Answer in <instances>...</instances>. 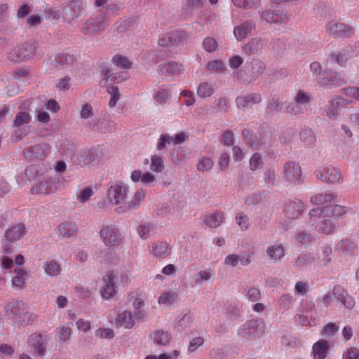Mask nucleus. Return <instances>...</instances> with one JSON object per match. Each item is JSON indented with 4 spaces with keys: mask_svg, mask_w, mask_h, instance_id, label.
<instances>
[{
    "mask_svg": "<svg viewBox=\"0 0 359 359\" xmlns=\"http://www.w3.org/2000/svg\"><path fill=\"white\" fill-rule=\"evenodd\" d=\"M100 236L108 248L118 246L123 243L124 240L120 229L114 224L103 226L100 231Z\"/></svg>",
    "mask_w": 359,
    "mask_h": 359,
    "instance_id": "f257e3e1",
    "label": "nucleus"
},
{
    "mask_svg": "<svg viewBox=\"0 0 359 359\" xmlns=\"http://www.w3.org/2000/svg\"><path fill=\"white\" fill-rule=\"evenodd\" d=\"M36 50L33 43H24L12 48L7 53V59L13 62H23L34 55Z\"/></svg>",
    "mask_w": 359,
    "mask_h": 359,
    "instance_id": "f03ea898",
    "label": "nucleus"
},
{
    "mask_svg": "<svg viewBox=\"0 0 359 359\" xmlns=\"http://www.w3.org/2000/svg\"><path fill=\"white\" fill-rule=\"evenodd\" d=\"M107 22L103 17L90 18L80 25V32L86 36H93L105 29Z\"/></svg>",
    "mask_w": 359,
    "mask_h": 359,
    "instance_id": "7ed1b4c3",
    "label": "nucleus"
},
{
    "mask_svg": "<svg viewBox=\"0 0 359 359\" xmlns=\"http://www.w3.org/2000/svg\"><path fill=\"white\" fill-rule=\"evenodd\" d=\"M27 229L24 224H17L9 227L5 231V241L2 243V248L5 253H9L11 246L8 243H13L22 238L26 233Z\"/></svg>",
    "mask_w": 359,
    "mask_h": 359,
    "instance_id": "20e7f679",
    "label": "nucleus"
},
{
    "mask_svg": "<svg viewBox=\"0 0 359 359\" xmlns=\"http://www.w3.org/2000/svg\"><path fill=\"white\" fill-rule=\"evenodd\" d=\"M47 337L42 334H33L27 340L30 350L36 356L41 357L44 355Z\"/></svg>",
    "mask_w": 359,
    "mask_h": 359,
    "instance_id": "39448f33",
    "label": "nucleus"
},
{
    "mask_svg": "<svg viewBox=\"0 0 359 359\" xmlns=\"http://www.w3.org/2000/svg\"><path fill=\"white\" fill-rule=\"evenodd\" d=\"M57 180L53 177H47L34 184L30 189L32 194H50L57 189Z\"/></svg>",
    "mask_w": 359,
    "mask_h": 359,
    "instance_id": "423d86ee",
    "label": "nucleus"
},
{
    "mask_svg": "<svg viewBox=\"0 0 359 359\" xmlns=\"http://www.w3.org/2000/svg\"><path fill=\"white\" fill-rule=\"evenodd\" d=\"M285 178L294 184L302 182V168L298 162L288 161L284 165Z\"/></svg>",
    "mask_w": 359,
    "mask_h": 359,
    "instance_id": "0eeeda50",
    "label": "nucleus"
},
{
    "mask_svg": "<svg viewBox=\"0 0 359 359\" xmlns=\"http://www.w3.org/2000/svg\"><path fill=\"white\" fill-rule=\"evenodd\" d=\"M316 177L327 183L334 184L341 179L340 172L334 167H320L315 171Z\"/></svg>",
    "mask_w": 359,
    "mask_h": 359,
    "instance_id": "6e6552de",
    "label": "nucleus"
},
{
    "mask_svg": "<svg viewBox=\"0 0 359 359\" xmlns=\"http://www.w3.org/2000/svg\"><path fill=\"white\" fill-rule=\"evenodd\" d=\"M318 83L321 86L331 88L345 84L346 79L337 72H326L324 76H320L318 79Z\"/></svg>",
    "mask_w": 359,
    "mask_h": 359,
    "instance_id": "1a4fd4ad",
    "label": "nucleus"
},
{
    "mask_svg": "<svg viewBox=\"0 0 359 359\" xmlns=\"http://www.w3.org/2000/svg\"><path fill=\"white\" fill-rule=\"evenodd\" d=\"M326 32L334 37L349 36L353 34V28L336 21L330 22L325 28Z\"/></svg>",
    "mask_w": 359,
    "mask_h": 359,
    "instance_id": "9d476101",
    "label": "nucleus"
},
{
    "mask_svg": "<svg viewBox=\"0 0 359 359\" xmlns=\"http://www.w3.org/2000/svg\"><path fill=\"white\" fill-rule=\"evenodd\" d=\"M128 189L123 185L111 186L107 191V198L111 205L123 204L127 197Z\"/></svg>",
    "mask_w": 359,
    "mask_h": 359,
    "instance_id": "9b49d317",
    "label": "nucleus"
},
{
    "mask_svg": "<svg viewBox=\"0 0 359 359\" xmlns=\"http://www.w3.org/2000/svg\"><path fill=\"white\" fill-rule=\"evenodd\" d=\"M187 38V34L183 31H175L162 35L158 39L161 46H170L178 45Z\"/></svg>",
    "mask_w": 359,
    "mask_h": 359,
    "instance_id": "f8f14e48",
    "label": "nucleus"
},
{
    "mask_svg": "<svg viewBox=\"0 0 359 359\" xmlns=\"http://www.w3.org/2000/svg\"><path fill=\"white\" fill-rule=\"evenodd\" d=\"M351 101L341 97H334L330 102V105L326 111V115L331 119H337L341 113V107H346Z\"/></svg>",
    "mask_w": 359,
    "mask_h": 359,
    "instance_id": "ddd939ff",
    "label": "nucleus"
},
{
    "mask_svg": "<svg viewBox=\"0 0 359 359\" xmlns=\"http://www.w3.org/2000/svg\"><path fill=\"white\" fill-rule=\"evenodd\" d=\"M304 210V204L300 200L290 201L284 205V213L289 219H297Z\"/></svg>",
    "mask_w": 359,
    "mask_h": 359,
    "instance_id": "4468645a",
    "label": "nucleus"
},
{
    "mask_svg": "<svg viewBox=\"0 0 359 359\" xmlns=\"http://www.w3.org/2000/svg\"><path fill=\"white\" fill-rule=\"evenodd\" d=\"M117 271H111L106 274L103 280L105 283L104 287L101 291L102 297L106 299L111 298L116 294L114 280L117 277Z\"/></svg>",
    "mask_w": 359,
    "mask_h": 359,
    "instance_id": "2eb2a0df",
    "label": "nucleus"
},
{
    "mask_svg": "<svg viewBox=\"0 0 359 359\" xmlns=\"http://www.w3.org/2000/svg\"><path fill=\"white\" fill-rule=\"evenodd\" d=\"M353 48L348 46L341 49L337 53H330L328 57L331 62H335L339 65L344 67L353 57Z\"/></svg>",
    "mask_w": 359,
    "mask_h": 359,
    "instance_id": "dca6fc26",
    "label": "nucleus"
},
{
    "mask_svg": "<svg viewBox=\"0 0 359 359\" xmlns=\"http://www.w3.org/2000/svg\"><path fill=\"white\" fill-rule=\"evenodd\" d=\"M331 208L332 205H327L321 210H319V208H313L311 210L309 214L310 218V225L314 226L317 222V219H329L333 217V212Z\"/></svg>",
    "mask_w": 359,
    "mask_h": 359,
    "instance_id": "f3484780",
    "label": "nucleus"
},
{
    "mask_svg": "<svg viewBox=\"0 0 359 359\" xmlns=\"http://www.w3.org/2000/svg\"><path fill=\"white\" fill-rule=\"evenodd\" d=\"M27 309V304L22 301H15L6 304L4 307L6 313L11 315L17 323L23 311Z\"/></svg>",
    "mask_w": 359,
    "mask_h": 359,
    "instance_id": "a211bd4d",
    "label": "nucleus"
},
{
    "mask_svg": "<svg viewBox=\"0 0 359 359\" xmlns=\"http://www.w3.org/2000/svg\"><path fill=\"white\" fill-rule=\"evenodd\" d=\"M171 88L168 86L162 85L159 86L154 94V100L155 104L159 106H165L171 98Z\"/></svg>",
    "mask_w": 359,
    "mask_h": 359,
    "instance_id": "6ab92c4d",
    "label": "nucleus"
},
{
    "mask_svg": "<svg viewBox=\"0 0 359 359\" xmlns=\"http://www.w3.org/2000/svg\"><path fill=\"white\" fill-rule=\"evenodd\" d=\"M82 9L83 6L81 1H73L63 8L62 13L67 20L72 21L81 15Z\"/></svg>",
    "mask_w": 359,
    "mask_h": 359,
    "instance_id": "aec40b11",
    "label": "nucleus"
},
{
    "mask_svg": "<svg viewBox=\"0 0 359 359\" xmlns=\"http://www.w3.org/2000/svg\"><path fill=\"white\" fill-rule=\"evenodd\" d=\"M261 95L259 93H251L247 95H241L236 100V103L239 109L250 108L255 104L261 102Z\"/></svg>",
    "mask_w": 359,
    "mask_h": 359,
    "instance_id": "412c9836",
    "label": "nucleus"
},
{
    "mask_svg": "<svg viewBox=\"0 0 359 359\" xmlns=\"http://www.w3.org/2000/svg\"><path fill=\"white\" fill-rule=\"evenodd\" d=\"M29 103H24L19 107L20 111L16 114L13 121V126L20 127L25 124H28L32 119V116L28 111Z\"/></svg>",
    "mask_w": 359,
    "mask_h": 359,
    "instance_id": "4be33fe9",
    "label": "nucleus"
},
{
    "mask_svg": "<svg viewBox=\"0 0 359 359\" xmlns=\"http://www.w3.org/2000/svg\"><path fill=\"white\" fill-rule=\"evenodd\" d=\"M78 226L74 222H65L58 224L56 227L57 235L62 238H69L77 231Z\"/></svg>",
    "mask_w": 359,
    "mask_h": 359,
    "instance_id": "5701e85b",
    "label": "nucleus"
},
{
    "mask_svg": "<svg viewBox=\"0 0 359 359\" xmlns=\"http://www.w3.org/2000/svg\"><path fill=\"white\" fill-rule=\"evenodd\" d=\"M266 252L269 259L273 263L281 262L285 255V248L281 245H273L267 247Z\"/></svg>",
    "mask_w": 359,
    "mask_h": 359,
    "instance_id": "b1692460",
    "label": "nucleus"
},
{
    "mask_svg": "<svg viewBox=\"0 0 359 359\" xmlns=\"http://www.w3.org/2000/svg\"><path fill=\"white\" fill-rule=\"evenodd\" d=\"M262 18L269 24L286 23L288 20L287 15L283 11H265L262 13Z\"/></svg>",
    "mask_w": 359,
    "mask_h": 359,
    "instance_id": "393cba45",
    "label": "nucleus"
},
{
    "mask_svg": "<svg viewBox=\"0 0 359 359\" xmlns=\"http://www.w3.org/2000/svg\"><path fill=\"white\" fill-rule=\"evenodd\" d=\"M144 198V192L142 190H137L133 198L127 203H123V205L117 208L116 211L118 213L124 212L129 211L131 209L135 208L139 206L141 201Z\"/></svg>",
    "mask_w": 359,
    "mask_h": 359,
    "instance_id": "a878e982",
    "label": "nucleus"
},
{
    "mask_svg": "<svg viewBox=\"0 0 359 359\" xmlns=\"http://www.w3.org/2000/svg\"><path fill=\"white\" fill-rule=\"evenodd\" d=\"M225 219L224 213L220 210L209 213L205 215L204 222L210 228H217L219 226Z\"/></svg>",
    "mask_w": 359,
    "mask_h": 359,
    "instance_id": "bb28decb",
    "label": "nucleus"
},
{
    "mask_svg": "<svg viewBox=\"0 0 359 359\" xmlns=\"http://www.w3.org/2000/svg\"><path fill=\"white\" fill-rule=\"evenodd\" d=\"M330 346L327 341L320 339L312 347L314 359H325L327 355Z\"/></svg>",
    "mask_w": 359,
    "mask_h": 359,
    "instance_id": "cd10ccee",
    "label": "nucleus"
},
{
    "mask_svg": "<svg viewBox=\"0 0 359 359\" xmlns=\"http://www.w3.org/2000/svg\"><path fill=\"white\" fill-rule=\"evenodd\" d=\"M316 262L314 257L309 253H302L297 256L293 262L294 269L300 271L309 265H311Z\"/></svg>",
    "mask_w": 359,
    "mask_h": 359,
    "instance_id": "c85d7f7f",
    "label": "nucleus"
},
{
    "mask_svg": "<svg viewBox=\"0 0 359 359\" xmlns=\"http://www.w3.org/2000/svg\"><path fill=\"white\" fill-rule=\"evenodd\" d=\"M115 323L117 327L130 329L133 327L135 320L131 312L126 310L118 314L115 319Z\"/></svg>",
    "mask_w": 359,
    "mask_h": 359,
    "instance_id": "c756f323",
    "label": "nucleus"
},
{
    "mask_svg": "<svg viewBox=\"0 0 359 359\" xmlns=\"http://www.w3.org/2000/svg\"><path fill=\"white\" fill-rule=\"evenodd\" d=\"M151 253L155 257H165L170 255L171 247L167 242L157 241L152 244Z\"/></svg>",
    "mask_w": 359,
    "mask_h": 359,
    "instance_id": "7c9ffc66",
    "label": "nucleus"
},
{
    "mask_svg": "<svg viewBox=\"0 0 359 359\" xmlns=\"http://www.w3.org/2000/svg\"><path fill=\"white\" fill-rule=\"evenodd\" d=\"M50 147L46 144H38L32 148V150L24 151L25 157H43L49 154Z\"/></svg>",
    "mask_w": 359,
    "mask_h": 359,
    "instance_id": "2f4dec72",
    "label": "nucleus"
},
{
    "mask_svg": "<svg viewBox=\"0 0 359 359\" xmlns=\"http://www.w3.org/2000/svg\"><path fill=\"white\" fill-rule=\"evenodd\" d=\"M254 27L255 25L249 22H245L241 25L236 27L233 30L235 37L238 41L244 39L250 34Z\"/></svg>",
    "mask_w": 359,
    "mask_h": 359,
    "instance_id": "473e14b6",
    "label": "nucleus"
},
{
    "mask_svg": "<svg viewBox=\"0 0 359 359\" xmlns=\"http://www.w3.org/2000/svg\"><path fill=\"white\" fill-rule=\"evenodd\" d=\"M43 269L46 275L50 277H57L61 273L60 264L55 260L48 259L43 265Z\"/></svg>",
    "mask_w": 359,
    "mask_h": 359,
    "instance_id": "72a5a7b5",
    "label": "nucleus"
},
{
    "mask_svg": "<svg viewBox=\"0 0 359 359\" xmlns=\"http://www.w3.org/2000/svg\"><path fill=\"white\" fill-rule=\"evenodd\" d=\"M318 220V224L316 222L314 226L319 232L324 234H330L335 231L337 226L330 219H320Z\"/></svg>",
    "mask_w": 359,
    "mask_h": 359,
    "instance_id": "f704fd0d",
    "label": "nucleus"
},
{
    "mask_svg": "<svg viewBox=\"0 0 359 359\" xmlns=\"http://www.w3.org/2000/svg\"><path fill=\"white\" fill-rule=\"evenodd\" d=\"M55 60L58 65L67 68L74 63L76 58L74 55L70 53L62 52L55 55Z\"/></svg>",
    "mask_w": 359,
    "mask_h": 359,
    "instance_id": "c9c22d12",
    "label": "nucleus"
},
{
    "mask_svg": "<svg viewBox=\"0 0 359 359\" xmlns=\"http://www.w3.org/2000/svg\"><path fill=\"white\" fill-rule=\"evenodd\" d=\"M265 45L264 40L259 38L252 39L245 46V51L247 54L251 55L261 51Z\"/></svg>",
    "mask_w": 359,
    "mask_h": 359,
    "instance_id": "e433bc0d",
    "label": "nucleus"
},
{
    "mask_svg": "<svg viewBox=\"0 0 359 359\" xmlns=\"http://www.w3.org/2000/svg\"><path fill=\"white\" fill-rule=\"evenodd\" d=\"M214 276L213 270L209 269L206 270H201L194 274L193 278L195 281V284L197 285H201L205 282L209 281Z\"/></svg>",
    "mask_w": 359,
    "mask_h": 359,
    "instance_id": "4c0bfd02",
    "label": "nucleus"
},
{
    "mask_svg": "<svg viewBox=\"0 0 359 359\" xmlns=\"http://www.w3.org/2000/svg\"><path fill=\"white\" fill-rule=\"evenodd\" d=\"M242 327L248 330H250L254 327H256L255 331H258L259 334H264L266 329L263 321L258 318H254L246 321Z\"/></svg>",
    "mask_w": 359,
    "mask_h": 359,
    "instance_id": "58836bf2",
    "label": "nucleus"
},
{
    "mask_svg": "<svg viewBox=\"0 0 359 359\" xmlns=\"http://www.w3.org/2000/svg\"><path fill=\"white\" fill-rule=\"evenodd\" d=\"M72 163L76 168H80L85 166H95L99 163L97 158H72Z\"/></svg>",
    "mask_w": 359,
    "mask_h": 359,
    "instance_id": "ea45409f",
    "label": "nucleus"
},
{
    "mask_svg": "<svg viewBox=\"0 0 359 359\" xmlns=\"http://www.w3.org/2000/svg\"><path fill=\"white\" fill-rule=\"evenodd\" d=\"M214 93L212 86L208 82H202L197 89V94L199 97L205 98L211 96Z\"/></svg>",
    "mask_w": 359,
    "mask_h": 359,
    "instance_id": "a19ab883",
    "label": "nucleus"
},
{
    "mask_svg": "<svg viewBox=\"0 0 359 359\" xmlns=\"http://www.w3.org/2000/svg\"><path fill=\"white\" fill-rule=\"evenodd\" d=\"M178 294L174 291L164 292L158 297V303L160 304H172L177 301Z\"/></svg>",
    "mask_w": 359,
    "mask_h": 359,
    "instance_id": "79ce46f5",
    "label": "nucleus"
},
{
    "mask_svg": "<svg viewBox=\"0 0 359 359\" xmlns=\"http://www.w3.org/2000/svg\"><path fill=\"white\" fill-rule=\"evenodd\" d=\"M153 339L156 344L165 346L170 342V336L164 331H157L154 333Z\"/></svg>",
    "mask_w": 359,
    "mask_h": 359,
    "instance_id": "37998d69",
    "label": "nucleus"
},
{
    "mask_svg": "<svg viewBox=\"0 0 359 359\" xmlns=\"http://www.w3.org/2000/svg\"><path fill=\"white\" fill-rule=\"evenodd\" d=\"M112 62L116 66L124 69H128L132 66V62L126 56L121 55H114Z\"/></svg>",
    "mask_w": 359,
    "mask_h": 359,
    "instance_id": "c03bdc74",
    "label": "nucleus"
},
{
    "mask_svg": "<svg viewBox=\"0 0 359 359\" xmlns=\"http://www.w3.org/2000/svg\"><path fill=\"white\" fill-rule=\"evenodd\" d=\"M144 163L145 164L150 163V170L154 172H161L164 170L163 158H150V162L149 158H145Z\"/></svg>",
    "mask_w": 359,
    "mask_h": 359,
    "instance_id": "a18cd8bd",
    "label": "nucleus"
},
{
    "mask_svg": "<svg viewBox=\"0 0 359 359\" xmlns=\"http://www.w3.org/2000/svg\"><path fill=\"white\" fill-rule=\"evenodd\" d=\"M15 276L12 278V283L17 287H22L25 282L26 272L22 269H15L14 271Z\"/></svg>",
    "mask_w": 359,
    "mask_h": 359,
    "instance_id": "49530a36",
    "label": "nucleus"
},
{
    "mask_svg": "<svg viewBox=\"0 0 359 359\" xmlns=\"http://www.w3.org/2000/svg\"><path fill=\"white\" fill-rule=\"evenodd\" d=\"M182 65L176 62H170L163 65L161 72L165 70V72L170 74H178L182 71Z\"/></svg>",
    "mask_w": 359,
    "mask_h": 359,
    "instance_id": "de8ad7c7",
    "label": "nucleus"
},
{
    "mask_svg": "<svg viewBox=\"0 0 359 359\" xmlns=\"http://www.w3.org/2000/svg\"><path fill=\"white\" fill-rule=\"evenodd\" d=\"M167 145H175L174 137L168 134H161L157 144V149L161 150L165 148Z\"/></svg>",
    "mask_w": 359,
    "mask_h": 359,
    "instance_id": "09e8293b",
    "label": "nucleus"
},
{
    "mask_svg": "<svg viewBox=\"0 0 359 359\" xmlns=\"http://www.w3.org/2000/svg\"><path fill=\"white\" fill-rule=\"evenodd\" d=\"M231 353V348L229 346H224L222 348H214L210 352V355L215 359H223L227 357Z\"/></svg>",
    "mask_w": 359,
    "mask_h": 359,
    "instance_id": "8fccbe9b",
    "label": "nucleus"
},
{
    "mask_svg": "<svg viewBox=\"0 0 359 359\" xmlns=\"http://www.w3.org/2000/svg\"><path fill=\"white\" fill-rule=\"evenodd\" d=\"M341 93L345 96L359 102V86H348L341 90Z\"/></svg>",
    "mask_w": 359,
    "mask_h": 359,
    "instance_id": "3c124183",
    "label": "nucleus"
},
{
    "mask_svg": "<svg viewBox=\"0 0 359 359\" xmlns=\"http://www.w3.org/2000/svg\"><path fill=\"white\" fill-rule=\"evenodd\" d=\"M193 320L192 314L187 313L184 314L177 321V326L178 330H184L191 326Z\"/></svg>",
    "mask_w": 359,
    "mask_h": 359,
    "instance_id": "603ef678",
    "label": "nucleus"
},
{
    "mask_svg": "<svg viewBox=\"0 0 359 359\" xmlns=\"http://www.w3.org/2000/svg\"><path fill=\"white\" fill-rule=\"evenodd\" d=\"M332 258L333 252L332 248L328 245L323 246L320 259L323 262L324 266H327V265L332 262Z\"/></svg>",
    "mask_w": 359,
    "mask_h": 359,
    "instance_id": "864d4df0",
    "label": "nucleus"
},
{
    "mask_svg": "<svg viewBox=\"0 0 359 359\" xmlns=\"http://www.w3.org/2000/svg\"><path fill=\"white\" fill-rule=\"evenodd\" d=\"M266 69L265 64L259 60H254L252 62V74L255 77L261 76Z\"/></svg>",
    "mask_w": 359,
    "mask_h": 359,
    "instance_id": "5fc2aeb1",
    "label": "nucleus"
},
{
    "mask_svg": "<svg viewBox=\"0 0 359 359\" xmlns=\"http://www.w3.org/2000/svg\"><path fill=\"white\" fill-rule=\"evenodd\" d=\"M36 318V316L31 313L27 309L23 311L19 320H17V323L20 325H29L32 323Z\"/></svg>",
    "mask_w": 359,
    "mask_h": 359,
    "instance_id": "6e6d98bb",
    "label": "nucleus"
},
{
    "mask_svg": "<svg viewBox=\"0 0 359 359\" xmlns=\"http://www.w3.org/2000/svg\"><path fill=\"white\" fill-rule=\"evenodd\" d=\"M346 309H352L355 305V301L348 291L344 293L341 299L338 302Z\"/></svg>",
    "mask_w": 359,
    "mask_h": 359,
    "instance_id": "4d7b16f0",
    "label": "nucleus"
},
{
    "mask_svg": "<svg viewBox=\"0 0 359 359\" xmlns=\"http://www.w3.org/2000/svg\"><path fill=\"white\" fill-rule=\"evenodd\" d=\"M294 100L297 102L302 107L306 106L310 102V95L303 90H299L294 97Z\"/></svg>",
    "mask_w": 359,
    "mask_h": 359,
    "instance_id": "13d9d810",
    "label": "nucleus"
},
{
    "mask_svg": "<svg viewBox=\"0 0 359 359\" xmlns=\"http://www.w3.org/2000/svg\"><path fill=\"white\" fill-rule=\"evenodd\" d=\"M246 297L250 302H255L260 299L261 292L259 288L255 287H249L245 289Z\"/></svg>",
    "mask_w": 359,
    "mask_h": 359,
    "instance_id": "bf43d9fd",
    "label": "nucleus"
},
{
    "mask_svg": "<svg viewBox=\"0 0 359 359\" xmlns=\"http://www.w3.org/2000/svg\"><path fill=\"white\" fill-rule=\"evenodd\" d=\"M94 110L92 105L89 103H84L81 105L79 116L81 119H88L93 117Z\"/></svg>",
    "mask_w": 359,
    "mask_h": 359,
    "instance_id": "052dcab7",
    "label": "nucleus"
},
{
    "mask_svg": "<svg viewBox=\"0 0 359 359\" xmlns=\"http://www.w3.org/2000/svg\"><path fill=\"white\" fill-rule=\"evenodd\" d=\"M297 241L302 245L311 243L314 241L313 236L304 231H299L297 235Z\"/></svg>",
    "mask_w": 359,
    "mask_h": 359,
    "instance_id": "680f3d73",
    "label": "nucleus"
},
{
    "mask_svg": "<svg viewBox=\"0 0 359 359\" xmlns=\"http://www.w3.org/2000/svg\"><path fill=\"white\" fill-rule=\"evenodd\" d=\"M94 191L91 187H86L81 190L76 196L77 201L81 203L87 202L90 198L93 195Z\"/></svg>",
    "mask_w": 359,
    "mask_h": 359,
    "instance_id": "e2e57ef3",
    "label": "nucleus"
},
{
    "mask_svg": "<svg viewBox=\"0 0 359 359\" xmlns=\"http://www.w3.org/2000/svg\"><path fill=\"white\" fill-rule=\"evenodd\" d=\"M213 166L212 158H201L197 163V169L201 172L210 170Z\"/></svg>",
    "mask_w": 359,
    "mask_h": 359,
    "instance_id": "0e129e2a",
    "label": "nucleus"
},
{
    "mask_svg": "<svg viewBox=\"0 0 359 359\" xmlns=\"http://www.w3.org/2000/svg\"><path fill=\"white\" fill-rule=\"evenodd\" d=\"M236 221L242 230H247L250 226L249 217L243 213L237 214Z\"/></svg>",
    "mask_w": 359,
    "mask_h": 359,
    "instance_id": "69168bd1",
    "label": "nucleus"
},
{
    "mask_svg": "<svg viewBox=\"0 0 359 359\" xmlns=\"http://www.w3.org/2000/svg\"><path fill=\"white\" fill-rule=\"evenodd\" d=\"M303 111V107H302L297 102H290L285 107V112L291 115H297Z\"/></svg>",
    "mask_w": 359,
    "mask_h": 359,
    "instance_id": "338daca9",
    "label": "nucleus"
},
{
    "mask_svg": "<svg viewBox=\"0 0 359 359\" xmlns=\"http://www.w3.org/2000/svg\"><path fill=\"white\" fill-rule=\"evenodd\" d=\"M343 359H359V348L351 347L343 354Z\"/></svg>",
    "mask_w": 359,
    "mask_h": 359,
    "instance_id": "774afa93",
    "label": "nucleus"
}]
</instances>
